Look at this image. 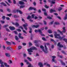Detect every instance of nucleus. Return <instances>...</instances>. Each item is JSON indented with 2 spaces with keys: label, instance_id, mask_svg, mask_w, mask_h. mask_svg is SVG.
<instances>
[{
  "label": "nucleus",
  "instance_id": "603ef678",
  "mask_svg": "<svg viewBox=\"0 0 67 67\" xmlns=\"http://www.w3.org/2000/svg\"><path fill=\"white\" fill-rule=\"evenodd\" d=\"M7 11H8V12H10V9L9 8H7Z\"/></svg>",
  "mask_w": 67,
  "mask_h": 67
},
{
  "label": "nucleus",
  "instance_id": "473e14b6",
  "mask_svg": "<svg viewBox=\"0 0 67 67\" xmlns=\"http://www.w3.org/2000/svg\"><path fill=\"white\" fill-rule=\"evenodd\" d=\"M62 10V8L61 7H59L58 10L59 11H60Z\"/></svg>",
  "mask_w": 67,
  "mask_h": 67
},
{
  "label": "nucleus",
  "instance_id": "79ce46f5",
  "mask_svg": "<svg viewBox=\"0 0 67 67\" xmlns=\"http://www.w3.org/2000/svg\"><path fill=\"white\" fill-rule=\"evenodd\" d=\"M29 46H32V43H31V42H29Z\"/></svg>",
  "mask_w": 67,
  "mask_h": 67
},
{
  "label": "nucleus",
  "instance_id": "052dcab7",
  "mask_svg": "<svg viewBox=\"0 0 67 67\" xmlns=\"http://www.w3.org/2000/svg\"><path fill=\"white\" fill-rule=\"evenodd\" d=\"M6 30L8 32H10V30H9V29H8L7 28H6Z\"/></svg>",
  "mask_w": 67,
  "mask_h": 67
},
{
  "label": "nucleus",
  "instance_id": "412c9836",
  "mask_svg": "<svg viewBox=\"0 0 67 67\" xmlns=\"http://www.w3.org/2000/svg\"><path fill=\"white\" fill-rule=\"evenodd\" d=\"M58 31L59 32V33H60V34H61L62 35H63V33H62V32H61V31H60V30H58Z\"/></svg>",
  "mask_w": 67,
  "mask_h": 67
},
{
  "label": "nucleus",
  "instance_id": "20e7f679",
  "mask_svg": "<svg viewBox=\"0 0 67 67\" xmlns=\"http://www.w3.org/2000/svg\"><path fill=\"white\" fill-rule=\"evenodd\" d=\"M52 57L53 58L52 59V61L53 62H54L55 63H56V61L55 60L54 58H56V57L55 56H52Z\"/></svg>",
  "mask_w": 67,
  "mask_h": 67
},
{
  "label": "nucleus",
  "instance_id": "de8ad7c7",
  "mask_svg": "<svg viewBox=\"0 0 67 67\" xmlns=\"http://www.w3.org/2000/svg\"><path fill=\"white\" fill-rule=\"evenodd\" d=\"M18 49H21V48H22V47H21V46H19L18 47Z\"/></svg>",
  "mask_w": 67,
  "mask_h": 67
},
{
  "label": "nucleus",
  "instance_id": "a18cd8bd",
  "mask_svg": "<svg viewBox=\"0 0 67 67\" xmlns=\"http://www.w3.org/2000/svg\"><path fill=\"white\" fill-rule=\"evenodd\" d=\"M23 56L24 57H26V54L25 53H23Z\"/></svg>",
  "mask_w": 67,
  "mask_h": 67
},
{
  "label": "nucleus",
  "instance_id": "09e8293b",
  "mask_svg": "<svg viewBox=\"0 0 67 67\" xmlns=\"http://www.w3.org/2000/svg\"><path fill=\"white\" fill-rule=\"evenodd\" d=\"M3 50H5V46L3 45Z\"/></svg>",
  "mask_w": 67,
  "mask_h": 67
},
{
  "label": "nucleus",
  "instance_id": "3c124183",
  "mask_svg": "<svg viewBox=\"0 0 67 67\" xmlns=\"http://www.w3.org/2000/svg\"><path fill=\"white\" fill-rule=\"evenodd\" d=\"M46 65L47 66H48V67H51V65H50V64H47Z\"/></svg>",
  "mask_w": 67,
  "mask_h": 67
},
{
  "label": "nucleus",
  "instance_id": "aec40b11",
  "mask_svg": "<svg viewBox=\"0 0 67 67\" xmlns=\"http://www.w3.org/2000/svg\"><path fill=\"white\" fill-rule=\"evenodd\" d=\"M23 26L24 27H25L27 26H28V25L27 23H26L25 24H23Z\"/></svg>",
  "mask_w": 67,
  "mask_h": 67
},
{
  "label": "nucleus",
  "instance_id": "1a4fd4ad",
  "mask_svg": "<svg viewBox=\"0 0 67 67\" xmlns=\"http://www.w3.org/2000/svg\"><path fill=\"white\" fill-rule=\"evenodd\" d=\"M60 62L62 65H63V66H65L66 65V64L64 62H63V60H60Z\"/></svg>",
  "mask_w": 67,
  "mask_h": 67
},
{
  "label": "nucleus",
  "instance_id": "dca6fc26",
  "mask_svg": "<svg viewBox=\"0 0 67 67\" xmlns=\"http://www.w3.org/2000/svg\"><path fill=\"white\" fill-rule=\"evenodd\" d=\"M49 12L50 13H53V12H56V11L55 10H53L52 9H50V10Z\"/></svg>",
  "mask_w": 67,
  "mask_h": 67
},
{
  "label": "nucleus",
  "instance_id": "f8f14e48",
  "mask_svg": "<svg viewBox=\"0 0 67 67\" xmlns=\"http://www.w3.org/2000/svg\"><path fill=\"white\" fill-rule=\"evenodd\" d=\"M19 4L20 5H23V4H24V2L20 1L19 2Z\"/></svg>",
  "mask_w": 67,
  "mask_h": 67
},
{
  "label": "nucleus",
  "instance_id": "39448f33",
  "mask_svg": "<svg viewBox=\"0 0 67 67\" xmlns=\"http://www.w3.org/2000/svg\"><path fill=\"white\" fill-rule=\"evenodd\" d=\"M12 24H13V25H15L16 26H20V25L18 23H15L13 22H12Z\"/></svg>",
  "mask_w": 67,
  "mask_h": 67
},
{
  "label": "nucleus",
  "instance_id": "bb28decb",
  "mask_svg": "<svg viewBox=\"0 0 67 67\" xmlns=\"http://www.w3.org/2000/svg\"><path fill=\"white\" fill-rule=\"evenodd\" d=\"M44 47L45 48V51H47V52H48L47 51V47L46 46V45H45L44 46Z\"/></svg>",
  "mask_w": 67,
  "mask_h": 67
},
{
  "label": "nucleus",
  "instance_id": "774afa93",
  "mask_svg": "<svg viewBox=\"0 0 67 67\" xmlns=\"http://www.w3.org/2000/svg\"><path fill=\"white\" fill-rule=\"evenodd\" d=\"M39 24H40V25H43V23H42L39 22Z\"/></svg>",
  "mask_w": 67,
  "mask_h": 67
},
{
  "label": "nucleus",
  "instance_id": "c9c22d12",
  "mask_svg": "<svg viewBox=\"0 0 67 67\" xmlns=\"http://www.w3.org/2000/svg\"><path fill=\"white\" fill-rule=\"evenodd\" d=\"M6 43L8 44H11V42H9L8 41H6Z\"/></svg>",
  "mask_w": 67,
  "mask_h": 67
},
{
  "label": "nucleus",
  "instance_id": "7ed1b4c3",
  "mask_svg": "<svg viewBox=\"0 0 67 67\" xmlns=\"http://www.w3.org/2000/svg\"><path fill=\"white\" fill-rule=\"evenodd\" d=\"M40 47L41 49L43 51V52H44L45 53H48V51H45V50H44V47L42 45H41L40 46Z\"/></svg>",
  "mask_w": 67,
  "mask_h": 67
},
{
  "label": "nucleus",
  "instance_id": "49530a36",
  "mask_svg": "<svg viewBox=\"0 0 67 67\" xmlns=\"http://www.w3.org/2000/svg\"><path fill=\"white\" fill-rule=\"evenodd\" d=\"M38 42L37 40H35L34 41V43H37Z\"/></svg>",
  "mask_w": 67,
  "mask_h": 67
},
{
  "label": "nucleus",
  "instance_id": "423d86ee",
  "mask_svg": "<svg viewBox=\"0 0 67 67\" xmlns=\"http://www.w3.org/2000/svg\"><path fill=\"white\" fill-rule=\"evenodd\" d=\"M39 27H40V25H34L32 26V27H33V28H34V27H35V28H37Z\"/></svg>",
  "mask_w": 67,
  "mask_h": 67
},
{
  "label": "nucleus",
  "instance_id": "5fc2aeb1",
  "mask_svg": "<svg viewBox=\"0 0 67 67\" xmlns=\"http://www.w3.org/2000/svg\"><path fill=\"white\" fill-rule=\"evenodd\" d=\"M43 22H44V23L45 25H46L47 24V23L46 21H45L44 20L43 21Z\"/></svg>",
  "mask_w": 67,
  "mask_h": 67
},
{
  "label": "nucleus",
  "instance_id": "cd10ccee",
  "mask_svg": "<svg viewBox=\"0 0 67 67\" xmlns=\"http://www.w3.org/2000/svg\"><path fill=\"white\" fill-rule=\"evenodd\" d=\"M33 8L34 7H30L29 9V10H33Z\"/></svg>",
  "mask_w": 67,
  "mask_h": 67
},
{
  "label": "nucleus",
  "instance_id": "4d7b16f0",
  "mask_svg": "<svg viewBox=\"0 0 67 67\" xmlns=\"http://www.w3.org/2000/svg\"><path fill=\"white\" fill-rule=\"evenodd\" d=\"M24 62H25L26 63H27V62H28V61L26 59H24Z\"/></svg>",
  "mask_w": 67,
  "mask_h": 67
},
{
  "label": "nucleus",
  "instance_id": "0e129e2a",
  "mask_svg": "<svg viewBox=\"0 0 67 67\" xmlns=\"http://www.w3.org/2000/svg\"><path fill=\"white\" fill-rule=\"evenodd\" d=\"M44 14L45 15H47V13L46 12H44Z\"/></svg>",
  "mask_w": 67,
  "mask_h": 67
},
{
  "label": "nucleus",
  "instance_id": "f03ea898",
  "mask_svg": "<svg viewBox=\"0 0 67 67\" xmlns=\"http://www.w3.org/2000/svg\"><path fill=\"white\" fill-rule=\"evenodd\" d=\"M55 36V38H59L60 40H62L63 39V37L60 36V34H57L56 35H54Z\"/></svg>",
  "mask_w": 67,
  "mask_h": 67
},
{
  "label": "nucleus",
  "instance_id": "2eb2a0df",
  "mask_svg": "<svg viewBox=\"0 0 67 67\" xmlns=\"http://www.w3.org/2000/svg\"><path fill=\"white\" fill-rule=\"evenodd\" d=\"M16 12L18 13L19 12V13H20V14H23L22 12V11H21L20 10H16Z\"/></svg>",
  "mask_w": 67,
  "mask_h": 67
},
{
  "label": "nucleus",
  "instance_id": "b1692460",
  "mask_svg": "<svg viewBox=\"0 0 67 67\" xmlns=\"http://www.w3.org/2000/svg\"><path fill=\"white\" fill-rule=\"evenodd\" d=\"M48 32L50 34L52 33H53V32H52V31L51 30H48Z\"/></svg>",
  "mask_w": 67,
  "mask_h": 67
},
{
  "label": "nucleus",
  "instance_id": "4c0bfd02",
  "mask_svg": "<svg viewBox=\"0 0 67 67\" xmlns=\"http://www.w3.org/2000/svg\"><path fill=\"white\" fill-rule=\"evenodd\" d=\"M1 23H5V21H1Z\"/></svg>",
  "mask_w": 67,
  "mask_h": 67
},
{
  "label": "nucleus",
  "instance_id": "c756f323",
  "mask_svg": "<svg viewBox=\"0 0 67 67\" xmlns=\"http://www.w3.org/2000/svg\"><path fill=\"white\" fill-rule=\"evenodd\" d=\"M38 32L39 33H40V34L41 33H42V31L40 29L38 30Z\"/></svg>",
  "mask_w": 67,
  "mask_h": 67
},
{
  "label": "nucleus",
  "instance_id": "ea45409f",
  "mask_svg": "<svg viewBox=\"0 0 67 67\" xmlns=\"http://www.w3.org/2000/svg\"><path fill=\"white\" fill-rule=\"evenodd\" d=\"M48 36H50L51 37H53V35H48Z\"/></svg>",
  "mask_w": 67,
  "mask_h": 67
},
{
  "label": "nucleus",
  "instance_id": "e433bc0d",
  "mask_svg": "<svg viewBox=\"0 0 67 67\" xmlns=\"http://www.w3.org/2000/svg\"><path fill=\"white\" fill-rule=\"evenodd\" d=\"M42 10L43 11H44V12H46V9L44 8H42Z\"/></svg>",
  "mask_w": 67,
  "mask_h": 67
},
{
  "label": "nucleus",
  "instance_id": "0eeeda50",
  "mask_svg": "<svg viewBox=\"0 0 67 67\" xmlns=\"http://www.w3.org/2000/svg\"><path fill=\"white\" fill-rule=\"evenodd\" d=\"M7 49V50H9V51H12L13 49L12 48L10 47H8L6 48Z\"/></svg>",
  "mask_w": 67,
  "mask_h": 67
},
{
  "label": "nucleus",
  "instance_id": "2f4dec72",
  "mask_svg": "<svg viewBox=\"0 0 67 67\" xmlns=\"http://www.w3.org/2000/svg\"><path fill=\"white\" fill-rule=\"evenodd\" d=\"M35 15L34 14H32V19H34V16H35Z\"/></svg>",
  "mask_w": 67,
  "mask_h": 67
},
{
  "label": "nucleus",
  "instance_id": "9b49d317",
  "mask_svg": "<svg viewBox=\"0 0 67 67\" xmlns=\"http://www.w3.org/2000/svg\"><path fill=\"white\" fill-rule=\"evenodd\" d=\"M38 65L40 67H43V65L42 63H39L38 64Z\"/></svg>",
  "mask_w": 67,
  "mask_h": 67
},
{
  "label": "nucleus",
  "instance_id": "864d4df0",
  "mask_svg": "<svg viewBox=\"0 0 67 67\" xmlns=\"http://www.w3.org/2000/svg\"><path fill=\"white\" fill-rule=\"evenodd\" d=\"M33 10H34V11H37V9L36 8L33 7Z\"/></svg>",
  "mask_w": 67,
  "mask_h": 67
},
{
  "label": "nucleus",
  "instance_id": "37998d69",
  "mask_svg": "<svg viewBox=\"0 0 67 67\" xmlns=\"http://www.w3.org/2000/svg\"><path fill=\"white\" fill-rule=\"evenodd\" d=\"M67 17H66L65 16L64 17V18L63 19L64 20H67Z\"/></svg>",
  "mask_w": 67,
  "mask_h": 67
},
{
  "label": "nucleus",
  "instance_id": "9d476101",
  "mask_svg": "<svg viewBox=\"0 0 67 67\" xmlns=\"http://www.w3.org/2000/svg\"><path fill=\"white\" fill-rule=\"evenodd\" d=\"M60 44V43L59 42L58 43L57 45L58 46H59L60 47H61V48L63 47V45L62 44Z\"/></svg>",
  "mask_w": 67,
  "mask_h": 67
},
{
  "label": "nucleus",
  "instance_id": "680f3d73",
  "mask_svg": "<svg viewBox=\"0 0 67 67\" xmlns=\"http://www.w3.org/2000/svg\"><path fill=\"white\" fill-rule=\"evenodd\" d=\"M23 31L24 33H25V34H27V33L26 32V31L24 30H23Z\"/></svg>",
  "mask_w": 67,
  "mask_h": 67
},
{
  "label": "nucleus",
  "instance_id": "58836bf2",
  "mask_svg": "<svg viewBox=\"0 0 67 67\" xmlns=\"http://www.w3.org/2000/svg\"><path fill=\"white\" fill-rule=\"evenodd\" d=\"M2 18L3 20H5V16H3L2 17Z\"/></svg>",
  "mask_w": 67,
  "mask_h": 67
},
{
  "label": "nucleus",
  "instance_id": "338daca9",
  "mask_svg": "<svg viewBox=\"0 0 67 67\" xmlns=\"http://www.w3.org/2000/svg\"><path fill=\"white\" fill-rule=\"evenodd\" d=\"M40 34L41 35V36H45V35L42 33H41Z\"/></svg>",
  "mask_w": 67,
  "mask_h": 67
},
{
  "label": "nucleus",
  "instance_id": "8fccbe9b",
  "mask_svg": "<svg viewBox=\"0 0 67 67\" xmlns=\"http://www.w3.org/2000/svg\"><path fill=\"white\" fill-rule=\"evenodd\" d=\"M33 4H34V5L35 6L36 5V3L35 2H34L33 3Z\"/></svg>",
  "mask_w": 67,
  "mask_h": 67
},
{
  "label": "nucleus",
  "instance_id": "f704fd0d",
  "mask_svg": "<svg viewBox=\"0 0 67 67\" xmlns=\"http://www.w3.org/2000/svg\"><path fill=\"white\" fill-rule=\"evenodd\" d=\"M25 7V5H21L20 7V8H23Z\"/></svg>",
  "mask_w": 67,
  "mask_h": 67
},
{
  "label": "nucleus",
  "instance_id": "a211bd4d",
  "mask_svg": "<svg viewBox=\"0 0 67 67\" xmlns=\"http://www.w3.org/2000/svg\"><path fill=\"white\" fill-rule=\"evenodd\" d=\"M9 28L12 31V30H13L15 29V28H14V27H13L10 26L9 27Z\"/></svg>",
  "mask_w": 67,
  "mask_h": 67
},
{
  "label": "nucleus",
  "instance_id": "4be33fe9",
  "mask_svg": "<svg viewBox=\"0 0 67 67\" xmlns=\"http://www.w3.org/2000/svg\"><path fill=\"white\" fill-rule=\"evenodd\" d=\"M51 41L52 42H53L55 44H56V42L54 41V40L53 39H51Z\"/></svg>",
  "mask_w": 67,
  "mask_h": 67
},
{
  "label": "nucleus",
  "instance_id": "7c9ffc66",
  "mask_svg": "<svg viewBox=\"0 0 67 67\" xmlns=\"http://www.w3.org/2000/svg\"><path fill=\"white\" fill-rule=\"evenodd\" d=\"M45 8H46L47 9H48V8H49V6H47V5H45L44 6Z\"/></svg>",
  "mask_w": 67,
  "mask_h": 67
},
{
  "label": "nucleus",
  "instance_id": "6e6552de",
  "mask_svg": "<svg viewBox=\"0 0 67 67\" xmlns=\"http://www.w3.org/2000/svg\"><path fill=\"white\" fill-rule=\"evenodd\" d=\"M66 27H64L63 28V30L62 31V33H65L66 32V29H65Z\"/></svg>",
  "mask_w": 67,
  "mask_h": 67
},
{
  "label": "nucleus",
  "instance_id": "69168bd1",
  "mask_svg": "<svg viewBox=\"0 0 67 67\" xmlns=\"http://www.w3.org/2000/svg\"><path fill=\"white\" fill-rule=\"evenodd\" d=\"M6 18L7 20H10V18L9 17H7Z\"/></svg>",
  "mask_w": 67,
  "mask_h": 67
},
{
  "label": "nucleus",
  "instance_id": "f3484780",
  "mask_svg": "<svg viewBox=\"0 0 67 67\" xmlns=\"http://www.w3.org/2000/svg\"><path fill=\"white\" fill-rule=\"evenodd\" d=\"M5 55H6V56L7 57H10V53H5Z\"/></svg>",
  "mask_w": 67,
  "mask_h": 67
},
{
  "label": "nucleus",
  "instance_id": "c85d7f7f",
  "mask_svg": "<svg viewBox=\"0 0 67 67\" xmlns=\"http://www.w3.org/2000/svg\"><path fill=\"white\" fill-rule=\"evenodd\" d=\"M27 59H28V60H29V61H32V60H31V58H30V57H27Z\"/></svg>",
  "mask_w": 67,
  "mask_h": 67
},
{
  "label": "nucleus",
  "instance_id": "e2e57ef3",
  "mask_svg": "<svg viewBox=\"0 0 67 67\" xmlns=\"http://www.w3.org/2000/svg\"><path fill=\"white\" fill-rule=\"evenodd\" d=\"M47 18L48 19H52V18H51V17L48 16L47 17Z\"/></svg>",
  "mask_w": 67,
  "mask_h": 67
},
{
  "label": "nucleus",
  "instance_id": "6ab92c4d",
  "mask_svg": "<svg viewBox=\"0 0 67 67\" xmlns=\"http://www.w3.org/2000/svg\"><path fill=\"white\" fill-rule=\"evenodd\" d=\"M29 28L30 31H29V32L30 33H31V34L32 32V28L30 27Z\"/></svg>",
  "mask_w": 67,
  "mask_h": 67
},
{
  "label": "nucleus",
  "instance_id": "393cba45",
  "mask_svg": "<svg viewBox=\"0 0 67 67\" xmlns=\"http://www.w3.org/2000/svg\"><path fill=\"white\" fill-rule=\"evenodd\" d=\"M19 38H18V37L17 36H15V39L16 41H18L19 40Z\"/></svg>",
  "mask_w": 67,
  "mask_h": 67
},
{
  "label": "nucleus",
  "instance_id": "5701e85b",
  "mask_svg": "<svg viewBox=\"0 0 67 67\" xmlns=\"http://www.w3.org/2000/svg\"><path fill=\"white\" fill-rule=\"evenodd\" d=\"M4 63V62L2 61V60L1 59H0V64H3Z\"/></svg>",
  "mask_w": 67,
  "mask_h": 67
},
{
  "label": "nucleus",
  "instance_id": "a878e982",
  "mask_svg": "<svg viewBox=\"0 0 67 67\" xmlns=\"http://www.w3.org/2000/svg\"><path fill=\"white\" fill-rule=\"evenodd\" d=\"M27 19L28 20H29V19H32V17L30 15H29L27 17Z\"/></svg>",
  "mask_w": 67,
  "mask_h": 67
},
{
  "label": "nucleus",
  "instance_id": "13d9d810",
  "mask_svg": "<svg viewBox=\"0 0 67 67\" xmlns=\"http://www.w3.org/2000/svg\"><path fill=\"white\" fill-rule=\"evenodd\" d=\"M19 29H21L22 30H23V28L22 26H20L19 27Z\"/></svg>",
  "mask_w": 67,
  "mask_h": 67
},
{
  "label": "nucleus",
  "instance_id": "bf43d9fd",
  "mask_svg": "<svg viewBox=\"0 0 67 67\" xmlns=\"http://www.w3.org/2000/svg\"><path fill=\"white\" fill-rule=\"evenodd\" d=\"M32 65H31V64H29L28 66V67H31Z\"/></svg>",
  "mask_w": 67,
  "mask_h": 67
},
{
  "label": "nucleus",
  "instance_id": "72a5a7b5",
  "mask_svg": "<svg viewBox=\"0 0 67 67\" xmlns=\"http://www.w3.org/2000/svg\"><path fill=\"white\" fill-rule=\"evenodd\" d=\"M1 67H5L4 65H3V64H2L1 65Z\"/></svg>",
  "mask_w": 67,
  "mask_h": 67
},
{
  "label": "nucleus",
  "instance_id": "c03bdc74",
  "mask_svg": "<svg viewBox=\"0 0 67 67\" xmlns=\"http://www.w3.org/2000/svg\"><path fill=\"white\" fill-rule=\"evenodd\" d=\"M20 65H21V66L22 67L23 65H24V64H23V63H21L20 64Z\"/></svg>",
  "mask_w": 67,
  "mask_h": 67
},
{
  "label": "nucleus",
  "instance_id": "f257e3e1",
  "mask_svg": "<svg viewBox=\"0 0 67 67\" xmlns=\"http://www.w3.org/2000/svg\"><path fill=\"white\" fill-rule=\"evenodd\" d=\"M37 49L36 48L32 47L31 48H30V49H28L27 50L28 52H33V51L32 50H37Z\"/></svg>",
  "mask_w": 67,
  "mask_h": 67
},
{
  "label": "nucleus",
  "instance_id": "ddd939ff",
  "mask_svg": "<svg viewBox=\"0 0 67 67\" xmlns=\"http://www.w3.org/2000/svg\"><path fill=\"white\" fill-rule=\"evenodd\" d=\"M4 65L6 67H10L9 65H8V64L5 62H4Z\"/></svg>",
  "mask_w": 67,
  "mask_h": 67
},
{
  "label": "nucleus",
  "instance_id": "a19ab883",
  "mask_svg": "<svg viewBox=\"0 0 67 67\" xmlns=\"http://www.w3.org/2000/svg\"><path fill=\"white\" fill-rule=\"evenodd\" d=\"M17 31H18V32H21V30H20V29H17Z\"/></svg>",
  "mask_w": 67,
  "mask_h": 67
},
{
  "label": "nucleus",
  "instance_id": "4468645a",
  "mask_svg": "<svg viewBox=\"0 0 67 67\" xmlns=\"http://www.w3.org/2000/svg\"><path fill=\"white\" fill-rule=\"evenodd\" d=\"M48 1L49 2H50V3H52V4H55V2H54L52 1H51V0H48Z\"/></svg>",
  "mask_w": 67,
  "mask_h": 67
},
{
  "label": "nucleus",
  "instance_id": "6e6d98bb",
  "mask_svg": "<svg viewBox=\"0 0 67 67\" xmlns=\"http://www.w3.org/2000/svg\"><path fill=\"white\" fill-rule=\"evenodd\" d=\"M14 4H16V1L15 0H13Z\"/></svg>",
  "mask_w": 67,
  "mask_h": 67
}]
</instances>
